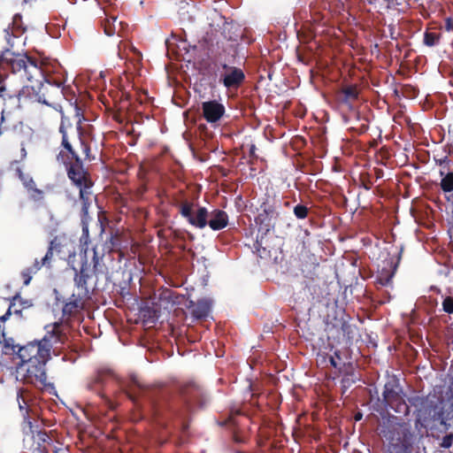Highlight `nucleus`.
Wrapping results in <instances>:
<instances>
[{"mask_svg":"<svg viewBox=\"0 0 453 453\" xmlns=\"http://www.w3.org/2000/svg\"><path fill=\"white\" fill-rule=\"evenodd\" d=\"M244 78L243 73L237 68L229 69L224 77V84L226 87L238 85Z\"/></svg>","mask_w":453,"mask_h":453,"instance_id":"obj_5","label":"nucleus"},{"mask_svg":"<svg viewBox=\"0 0 453 453\" xmlns=\"http://www.w3.org/2000/svg\"><path fill=\"white\" fill-rule=\"evenodd\" d=\"M35 270H38V269H40V267H41V266L39 265V264H38V263H36V264H35Z\"/></svg>","mask_w":453,"mask_h":453,"instance_id":"obj_18","label":"nucleus"},{"mask_svg":"<svg viewBox=\"0 0 453 453\" xmlns=\"http://www.w3.org/2000/svg\"><path fill=\"white\" fill-rule=\"evenodd\" d=\"M361 418H362V414H361V413H357V414L355 415V419H356L357 421L360 420Z\"/></svg>","mask_w":453,"mask_h":453,"instance_id":"obj_15","label":"nucleus"},{"mask_svg":"<svg viewBox=\"0 0 453 453\" xmlns=\"http://www.w3.org/2000/svg\"><path fill=\"white\" fill-rule=\"evenodd\" d=\"M121 27V22L118 21L116 18H111V20H108L104 26V31L108 35H113L116 33H119Z\"/></svg>","mask_w":453,"mask_h":453,"instance_id":"obj_7","label":"nucleus"},{"mask_svg":"<svg viewBox=\"0 0 453 453\" xmlns=\"http://www.w3.org/2000/svg\"><path fill=\"white\" fill-rule=\"evenodd\" d=\"M442 445H443L444 447H449V446H450V443H449L447 440H444V441H443Z\"/></svg>","mask_w":453,"mask_h":453,"instance_id":"obj_17","label":"nucleus"},{"mask_svg":"<svg viewBox=\"0 0 453 453\" xmlns=\"http://www.w3.org/2000/svg\"><path fill=\"white\" fill-rule=\"evenodd\" d=\"M425 41L427 45H433L434 43V36L428 34L426 35Z\"/></svg>","mask_w":453,"mask_h":453,"instance_id":"obj_13","label":"nucleus"},{"mask_svg":"<svg viewBox=\"0 0 453 453\" xmlns=\"http://www.w3.org/2000/svg\"><path fill=\"white\" fill-rule=\"evenodd\" d=\"M227 216L225 212L218 211L213 214V218L210 220L209 226L213 230H219L226 226Z\"/></svg>","mask_w":453,"mask_h":453,"instance_id":"obj_6","label":"nucleus"},{"mask_svg":"<svg viewBox=\"0 0 453 453\" xmlns=\"http://www.w3.org/2000/svg\"><path fill=\"white\" fill-rule=\"evenodd\" d=\"M443 309H444L445 311H447L449 313H452L453 312V299L452 298L447 297L443 301Z\"/></svg>","mask_w":453,"mask_h":453,"instance_id":"obj_11","label":"nucleus"},{"mask_svg":"<svg viewBox=\"0 0 453 453\" xmlns=\"http://www.w3.org/2000/svg\"><path fill=\"white\" fill-rule=\"evenodd\" d=\"M68 176L77 186L81 188L80 196L83 199L88 194L87 189L89 188L91 185V183L87 180L85 172L80 165H76L69 169Z\"/></svg>","mask_w":453,"mask_h":453,"instance_id":"obj_3","label":"nucleus"},{"mask_svg":"<svg viewBox=\"0 0 453 453\" xmlns=\"http://www.w3.org/2000/svg\"><path fill=\"white\" fill-rule=\"evenodd\" d=\"M64 145H65V147L67 150H71V146H70V144H69L67 142H65V140H64Z\"/></svg>","mask_w":453,"mask_h":453,"instance_id":"obj_16","label":"nucleus"},{"mask_svg":"<svg viewBox=\"0 0 453 453\" xmlns=\"http://www.w3.org/2000/svg\"><path fill=\"white\" fill-rule=\"evenodd\" d=\"M224 111V106L215 101L204 102L203 104V116L210 123L218 121L223 116Z\"/></svg>","mask_w":453,"mask_h":453,"instance_id":"obj_4","label":"nucleus"},{"mask_svg":"<svg viewBox=\"0 0 453 453\" xmlns=\"http://www.w3.org/2000/svg\"><path fill=\"white\" fill-rule=\"evenodd\" d=\"M347 99H353L357 96V90L354 87H348L344 89Z\"/></svg>","mask_w":453,"mask_h":453,"instance_id":"obj_10","label":"nucleus"},{"mask_svg":"<svg viewBox=\"0 0 453 453\" xmlns=\"http://www.w3.org/2000/svg\"><path fill=\"white\" fill-rule=\"evenodd\" d=\"M0 345L5 355H17L21 361L19 368L26 370L28 377H34L42 383L45 382L44 365L50 358V349L45 340L43 342L18 347L14 345L12 339H6L4 334L0 333Z\"/></svg>","mask_w":453,"mask_h":453,"instance_id":"obj_1","label":"nucleus"},{"mask_svg":"<svg viewBox=\"0 0 453 453\" xmlns=\"http://www.w3.org/2000/svg\"><path fill=\"white\" fill-rule=\"evenodd\" d=\"M211 303L209 301L201 302L198 306L192 311L193 314L196 317L205 316L210 309Z\"/></svg>","mask_w":453,"mask_h":453,"instance_id":"obj_8","label":"nucleus"},{"mask_svg":"<svg viewBox=\"0 0 453 453\" xmlns=\"http://www.w3.org/2000/svg\"><path fill=\"white\" fill-rule=\"evenodd\" d=\"M441 185L442 189L446 192L453 190V173H448L441 180Z\"/></svg>","mask_w":453,"mask_h":453,"instance_id":"obj_9","label":"nucleus"},{"mask_svg":"<svg viewBox=\"0 0 453 453\" xmlns=\"http://www.w3.org/2000/svg\"><path fill=\"white\" fill-rule=\"evenodd\" d=\"M51 255H52L51 251H50V250H49V251H48V253L45 255V257L42 258V262H43V264H44L47 260H49V259L50 258Z\"/></svg>","mask_w":453,"mask_h":453,"instance_id":"obj_14","label":"nucleus"},{"mask_svg":"<svg viewBox=\"0 0 453 453\" xmlns=\"http://www.w3.org/2000/svg\"><path fill=\"white\" fill-rule=\"evenodd\" d=\"M295 214L297 218L303 219L307 214V210L305 207L298 205L295 208Z\"/></svg>","mask_w":453,"mask_h":453,"instance_id":"obj_12","label":"nucleus"},{"mask_svg":"<svg viewBox=\"0 0 453 453\" xmlns=\"http://www.w3.org/2000/svg\"><path fill=\"white\" fill-rule=\"evenodd\" d=\"M181 213L184 217L188 219L190 224L200 228H203L206 226V209L186 203L181 208Z\"/></svg>","mask_w":453,"mask_h":453,"instance_id":"obj_2","label":"nucleus"}]
</instances>
